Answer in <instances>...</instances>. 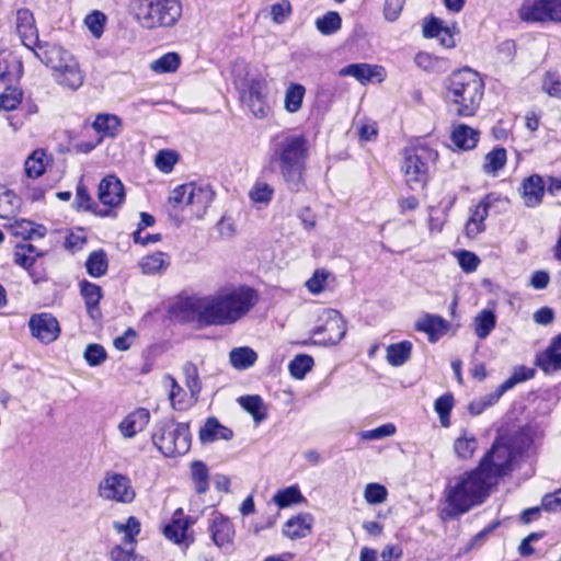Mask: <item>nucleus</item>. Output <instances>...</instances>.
<instances>
[{"mask_svg": "<svg viewBox=\"0 0 561 561\" xmlns=\"http://www.w3.org/2000/svg\"><path fill=\"white\" fill-rule=\"evenodd\" d=\"M257 293L245 285H226L205 296H190L180 308L203 327L237 323L257 304Z\"/></svg>", "mask_w": 561, "mask_h": 561, "instance_id": "nucleus-1", "label": "nucleus"}, {"mask_svg": "<svg viewBox=\"0 0 561 561\" xmlns=\"http://www.w3.org/2000/svg\"><path fill=\"white\" fill-rule=\"evenodd\" d=\"M191 478L197 493L203 494L207 492L209 488V469L205 462L195 460L191 463Z\"/></svg>", "mask_w": 561, "mask_h": 561, "instance_id": "nucleus-41", "label": "nucleus"}, {"mask_svg": "<svg viewBox=\"0 0 561 561\" xmlns=\"http://www.w3.org/2000/svg\"><path fill=\"white\" fill-rule=\"evenodd\" d=\"M496 305V301L491 300L474 316L471 325L479 340H485L495 329L497 323Z\"/></svg>", "mask_w": 561, "mask_h": 561, "instance_id": "nucleus-20", "label": "nucleus"}, {"mask_svg": "<svg viewBox=\"0 0 561 561\" xmlns=\"http://www.w3.org/2000/svg\"><path fill=\"white\" fill-rule=\"evenodd\" d=\"M447 325L446 320L442 317L426 314L416 322L415 328L417 331L427 333L432 337L435 334H444Z\"/></svg>", "mask_w": 561, "mask_h": 561, "instance_id": "nucleus-43", "label": "nucleus"}, {"mask_svg": "<svg viewBox=\"0 0 561 561\" xmlns=\"http://www.w3.org/2000/svg\"><path fill=\"white\" fill-rule=\"evenodd\" d=\"M22 91L8 83L4 91L0 94V107L4 111H13L22 101Z\"/></svg>", "mask_w": 561, "mask_h": 561, "instance_id": "nucleus-57", "label": "nucleus"}, {"mask_svg": "<svg viewBox=\"0 0 561 561\" xmlns=\"http://www.w3.org/2000/svg\"><path fill=\"white\" fill-rule=\"evenodd\" d=\"M106 357V351L100 344H89L84 351V359L90 366L101 365Z\"/></svg>", "mask_w": 561, "mask_h": 561, "instance_id": "nucleus-62", "label": "nucleus"}, {"mask_svg": "<svg viewBox=\"0 0 561 561\" xmlns=\"http://www.w3.org/2000/svg\"><path fill=\"white\" fill-rule=\"evenodd\" d=\"M150 422V412L145 408H137L128 413L118 424L117 428L124 438H134L142 432Z\"/></svg>", "mask_w": 561, "mask_h": 561, "instance_id": "nucleus-18", "label": "nucleus"}, {"mask_svg": "<svg viewBox=\"0 0 561 561\" xmlns=\"http://www.w3.org/2000/svg\"><path fill=\"white\" fill-rule=\"evenodd\" d=\"M542 89L550 96L561 98V77L557 72L548 71L542 81Z\"/></svg>", "mask_w": 561, "mask_h": 561, "instance_id": "nucleus-64", "label": "nucleus"}, {"mask_svg": "<svg viewBox=\"0 0 561 561\" xmlns=\"http://www.w3.org/2000/svg\"><path fill=\"white\" fill-rule=\"evenodd\" d=\"M36 57L53 70L54 80L62 88L77 91L84 82V72L77 58L57 45L38 46Z\"/></svg>", "mask_w": 561, "mask_h": 561, "instance_id": "nucleus-4", "label": "nucleus"}, {"mask_svg": "<svg viewBox=\"0 0 561 561\" xmlns=\"http://www.w3.org/2000/svg\"><path fill=\"white\" fill-rule=\"evenodd\" d=\"M114 529L119 533L124 534V542L126 545H130L134 547L136 542V537L140 533V522L135 516L128 517L127 522L125 524L115 522L113 524Z\"/></svg>", "mask_w": 561, "mask_h": 561, "instance_id": "nucleus-47", "label": "nucleus"}, {"mask_svg": "<svg viewBox=\"0 0 561 561\" xmlns=\"http://www.w3.org/2000/svg\"><path fill=\"white\" fill-rule=\"evenodd\" d=\"M317 30L323 35H332L342 27V19L335 11H329L316 20Z\"/></svg>", "mask_w": 561, "mask_h": 561, "instance_id": "nucleus-46", "label": "nucleus"}, {"mask_svg": "<svg viewBox=\"0 0 561 561\" xmlns=\"http://www.w3.org/2000/svg\"><path fill=\"white\" fill-rule=\"evenodd\" d=\"M484 83L477 71L463 68L449 78L448 96L457 105V114L472 116L481 103Z\"/></svg>", "mask_w": 561, "mask_h": 561, "instance_id": "nucleus-5", "label": "nucleus"}, {"mask_svg": "<svg viewBox=\"0 0 561 561\" xmlns=\"http://www.w3.org/2000/svg\"><path fill=\"white\" fill-rule=\"evenodd\" d=\"M131 12L145 28L170 27L180 20L182 3L180 0H134Z\"/></svg>", "mask_w": 561, "mask_h": 561, "instance_id": "nucleus-6", "label": "nucleus"}, {"mask_svg": "<svg viewBox=\"0 0 561 561\" xmlns=\"http://www.w3.org/2000/svg\"><path fill=\"white\" fill-rule=\"evenodd\" d=\"M191 524V518L184 515L182 508H178L174 512L171 522L164 526L163 534L170 541L188 547L192 542L188 535Z\"/></svg>", "mask_w": 561, "mask_h": 561, "instance_id": "nucleus-16", "label": "nucleus"}, {"mask_svg": "<svg viewBox=\"0 0 561 561\" xmlns=\"http://www.w3.org/2000/svg\"><path fill=\"white\" fill-rule=\"evenodd\" d=\"M138 265L142 274L156 275L163 273L169 267L170 257L164 252H156L144 256Z\"/></svg>", "mask_w": 561, "mask_h": 561, "instance_id": "nucleus-31", "label": "nucleus"}, {"mask_svg": "<svg viewBox=\"0 0 561 561\" xmlns=\"http://www.w3.org/2000/svg\"><path fill=\"white\" fill-rule=\"evenodd\" d=\"M477 437L466 430L454 442V451L459 459H470L478 449Z\"/></svg>", "mask_w": 561, "mask_h": 561, "instance_id": "nucleus-33", "label": "nucleus"}, {"mask_svg": "<svg viewBox=\"0 0 561 561\" xmlns=\"http://www.w3.org/2000/svg\"><path fill=\"white\" fill-rule=\"evenodd\" d=\"M98 195L103 205L117 207L125 198L123 183L114 175L105 176L99 184Z\"/></svg>", "mask_w": 561, "mask_h": 561, "instance_id": "nucleus-19", "label": "nucleus"}, {"mask_svg": "<svg viewBox=\"0 0 561 561\" xmlns=\"http://www.w3.org/2000/svg\"><path fill=\"white\" fill-rule=\"evenodd\" d=\"M450 139L458 149L471 150L479 141V131L468 125L458 124L454 126Z\"/></svg>", "mask_w": 561, "mask_h": 561, "instance_id": "nucleus-29", "label": "nucleus"}, {"mask_svg": "<svg viewBox=\"0 0 561 561\" xmlns=\"http://www.w3.org/2000/svg\"><path fill=\"white\" fill-rule=\"evenodd\" d=\"M388 491L379 483H368L365 488L364 497L368 504H381L387 500Z\"/></svg>", "mask_w": 561, "mask_h": 561, "instance_id": "nucleus-59", "label": "nucleus"}, {"mask_svg": "<svg viewBox=\"0 0 561 561\" xmlns=\"http://www.w3.org/2000/svg\"><path fill=\"white\" fill-rule=\"evenodd\" d=\"M48 163V157L42 149L33 151L24 163V169L27 178L37 179L45 172Z\"/></svg>", "mask_w": 561, "mask_h": 561, "instance_id": "nucleus-38", "label": "nucleus"}, {"mask_svg": "<svg viewBox=\"0 0 561 561\" xmlns=\"http://www.w3.org/2000/svg\"><path fill=\"white\" fill-rule=\"evenodd\" d=\"M80 293L84 299L87 311L92 319L100 317L99 304L102 298V288L88 280L80 283Z\"/></svg>", "mask_w": 561, "mask_h": 561, "instance_id": "nucleus-30", "label": "nucleus"}, {"mask_svg": "<svg viewBox=\"0 0 561 561\" xmlns=\"http://www.w3.org/2000/svg\"><path fill=\"white\" fill-rule=\"evenodd\" d=\"M208 530L218 548L228 549L231 547L236 531L229 518L221 514L214 515L209 522Z\"/></svg>", "mask_w": 561, "mask_h": 561, "instance_id": "nucleus-17", "label": "nucleus"}, {"mask_svg": "<svg viewBox=\"0 0 561 561\" xmlns=\"http://www.w3.org/2000/svg\"><path fill=\"white\" fill-rule=\"evenodd\" d=\"M306 95V88L300 83L291 82L287 85L284 95V108L286 112L297 113L301 106Z\"/></svg>", "mask_w": 561, "mask_h": 561, "instance_id": "nucleus-34", "label": "nucleus"}, {"mask_svg": "<svg viewBox=\"0 0 561 561\" xmlns=\"http://www.w3.org/2000/svg\"><path fill=\"white\" fill-rule=\"evenodd\" d=\"M233 432L220 424L216 417H209L199 430V439L203 444H210L216 440H230Z\"/></svg>", "mask_w": 561, "mask_h": 561, "instance_id": "nucleus-23", "label": "nucleus"}, {"mask_svg": "<svg viewBox=\"0 0 561 561\" xmlns=\"http://www.w3.org/2000/svg\"><path fill=\"white\" fill-rule=\"evenodd\" d=\"M304 496L298 486L291 485L286 489L279 490L273 497V501L280 508L287 507L291 504L299 503Z\"/></svg>", "mask_w": 561, "mask_h": 561, "instance_id": "nucleus-54", "label": "nucleus"}, {"mask_svg": "<svg viewBox=\"0 0 561 561\" xmlns=\"http://www.w3.org/2000/svg\"><path fill=\"white\" fill-rule=\"evenodd\" d=\"M241 101L249 107L256 118H265L271 112L267 101V83L265 79L256 77L239 87Z\"/></svg>", "mask_w": 561, "mask_h": 561, "instance_id": "nucleus-13", "label": "nucleus"}, {"mask_svg": "<svg viewBox=\"0 0 561 561\" xmlns=\"http://www.w3.org/2000/svg\"><path fill=\"white\" fill-rule=\"evenodd\" d=\"M231 365L238 370H244L253 366L257 359V354L250 347H237L229 354Z\"/></svg>", "mask_w": 561, "mask_h": 561, "instance_id": "nucleus-40", "label": "nucleus"}, {"mask_svg": "<svg viewBox=\"0 0 561 561\" xmlns=\"http://www.w3.org/2000/svg\"><path fill=\"white\" fill-rule=\"evenodd\" d=\"M453 408L454 397L451 393H445L436 399L434 409L439 416L442 426L448 427L450 425V412Z\"/></svg>", "mask_w": 561, "mask_h": 561, "instance_id": "nucleus-51", "label": "nucleus"}, {"mask_svg": "<svg viewBox=\"0 0 561 561\" xmlns=\"http://www.w3.org/2000/svg\"><path fill=\"white\" fill-rule=\"evenodd\" d=\"M508 203L506 197L499 193L486 194L478 205L470 210V217L465 226V233L468 238H476L478 234L485 230L484 221L489 216L491 209L500 211L501 206Z\"/></svg>", "mask_w": 561, "mask_h": 561, "instance_id": "nucleus-14", "label": "nucleus"}, {"mask_svg": "<svg viewBox=\"0 0 561 561\" xmlns=\"http://www.w3.org/2000/svg\"><path fill=\"white\" fill-rule=\"evenodd\" d=\"M107 266L106 253L102 250L92 252L85 262L87 272L92 277L103 276L107 272Z\"/></svg>", "mask_w": 561, "mask_h": 561, "instance_id": "nucleus-45", "label": "nucleus"}, {"mask_svg": "<svg viewBox=\"0 0 561 561\" xmlns=\"http://www.w3.org/2000/svg\"><path fill=\"white\" fill-rule=\"evenodd\" d=\"M151 439L165 457L185 455L191 448V433L186 423L162 420L156 423Z\"/></svg>", "mask_w": 561, "mask_h": 561, "instance_id": "nucleus-7", "label": "nucleus"}, {"mask_svg": "<svg viewBox=\"0 0 561 561\" xmlns=\"http://www.w3.org/2000/svg\"><path fill=\"white\" fill-rule=\"evenodd\" d=\"M438 158L436 150L428 146H415L404 150L401 165L405 183L411 190L423 188L430 179V169Z\"/></svg>", "mask_w": 561, "mask_h": 561, "instance_id": "nucleus-8", "label": "nucleus"}, {"mask_svg": "<svg viewBox=\"0 0 561 561\" xmlns=\"http://www.w3.org/2000/svg\"><path fill=\"white\" fill-rule=\"evenodd\" d=\"M179 160V154L174 150H160L154 159V163L158 170L163 173H170L173 167Z\"/></svg>", "mask_w": 561, "mask_h": 561, "instance_id": "nucleus-58", "label": "nucleus"}, {"mask_svg": "<svg viewBox=\"0 0 561 561\" xmlns=\"http://www.w3.org/2000/svg\"><path fill=\"white\" fill-rule=\"evenodd\" d=\"M22 76V64L15 58H7L0 55V82L13 83Z\"/></svg>", "mask_w": 561, "mask_h": 561, "instance_id": "nucleus-42", "label": "nucleus"}, {"mask_svg": "<svg viewBox=\"0 0 561 561\" xmlns=\"http://www.w3.org/2000/svg\"><path fill=\"white\" fill-rule=\"evenodd\" d=\"M515 458L513 448L496 439L491 449L480 460L478 467L482 472L492 478V484L495 485L499 478L507 474L512 470V463Z\"/></svg>", "mask_w": 561, "mask_h": 561, "instance_id": "nucleus-11", "label": "nucleus"}, {"mask_svg": "<svg viewBox=\"0 0 561 561\" xmlns=\"http://www.w3.org/2000/svg\"><path fill=\"white\" fill-rule=\"evenodd\" d=\"M320 324L311 334L314 343L320 345H335L346 333V324L341 313L334 309H324L319 316Z\"/></svg>", "mask_w": 561, "mask_h": 561, "instance_id": "nucleus-12", "label": "nucleus"}, {"mask_svg": "<svg viewBox=\"0 0 561 561\" xmlns=\"http://www.w3.org/2000/svg\"><path fill=\"white\" fill-rule=\"evenodd\" d=\"M377 67H371L367 64H353L341 69V76H351L360 81L362 83L370 81L375 76Z\"/></svg>", "mask_w": 561, "mask_h": 561, "instance_id": "nucleus-49", "label": "nucleus"}, {"mask_svg": "<svg viewBox=\"0 0 561 561\" xmlns=\"http://www.w3.org/2000/svg\"><path fill=\"white\" fill-rule=\"evenodd\" d=\"M506 391L508 389L504 388V385L501 383L493 392L472 401L469 405L470 413L474 415L481 414L486 408L495 404Z\"/></svg>", "mask_w": 561, "mask_h": 561, "instance_id": "nucleus-44", "label": "nucleus"}, {"mask_svg": "<svg viewBox=\"0 0 561 561\" xmlns=\"http://www.w3.org/2000/svg\"><path fill=\"white\" fill-rule=\"evenodd\" d=\"M83 22L94 38H101L107 23V16L100 10H93L84 18Z\"/></svg>", "mask_w": 561, "mask_h": 561, "instance_id": "nucleus-48", "label": "nucleus"}, {"mask_svg": "<svg viewBox=\"0 0 561 561\" xmlns=\"http://www.w3.org/2000/svg\"><path fill=\"white\" fill-rule=\"evenodd\" d=\"M506 161V150L502 147H495L485 154L482 170L485 174L495 176L505 167Z\"/></svg>", "mask_w": 561, "mask_h": 561, "instance_id": "nucleus-36", "label": "nucleus"}, {"mask_svg": "<svg viewBox=\"0 0 561 561\" xmlns=\"http://www.w3.org/2000/svg\"><path fill=\"white\" fill-rule=\"evenodd\" d=\"M94 130L100 136V139L98 142H100L105 137L114 138L116 137L122 127L121 118L114 114H99L93 124H92Z\"/></svg>", "mask_w": 561, "mask_h": 561, "instance_id": "nucleus-28", "label": "nucleus"}, {"mask_svg": "<svg viewBox=\"0 0 561 561\" xmlns=\"http://www.w3.org/2000/svg\"><path fill=\"white\" fill-rule=\"evenodd\" d=\"M534 375L535 370L533 368L526 366H517L514 368L512 376L503 382L504 388L510 390L517 383L531 379Z\"/></svg>", "mask_w": 561, "mask_h": 561, "instance_id": "nucleus-61", "label": "nucleus"}, {"mask_svg": "<svg viewBox=\"0 0 561 561\" xmlns=\"http://www.w3.org/2000/svg\"><path fill=\"white\" fill-rule=\"evenodd\" d=\"M183 374L185 377V385L190 393L192 394V397L198 398L202 391V382L199 379L198 369L196 365L191 362H187L183 366Z\"/></svg>", "mask_w": 561, "mask_h": 561, "instance_id": "nucleus-55", "label": "nucleus"}, {"mask_svg": "<svg viewBox=\"0 0 561 561\" xmlns=\"http://www.w3.org/2000/svg\"><path fill=\"white\" fill-rule=\"evenodd\" d=\"M98 495L105 501L130 504L136 499V490L128 476L108 470L99 482Z\"/></svg>", "mask_w": 561, "mask_h": 561, "instance_id": "nucleus-10", "label": "nucleus"}, {"mask_svg": "<svg viewBox=\"0 0 561 561\" xmlns=\"http://www.w3.org/2000/svg\"><path fill=\"white\" fill-rule=\"evenodd\" d=\"M293 8L288 0H282L272 4L271 15L276 24H282L291 15Z\"/></svg>", "mask_w": 561, "mask_h": 561, "instance_id": "nucleus-63", "label": "nucleus"}, {"mask_svg": "<svg viewBox=\"0 0 561 561\" xmlns=\"http://www.w3.org/2000/svg\"><path fill=\"white\" fill-rule=\"evenodd\" d=\"M180 66V56L176 53H168L152 61L150 69L157 73L175 71Z\"/></svg>", "mask_w": 561, "mask_h": 561, "instance_id": "nucleus-53", "label": "nucleus"}, {"mask_svg": "<svg viewBox=\"0 0 561 561\" xmlns=\"http://www.w3.org/2000/svg\"><path fill=\"white\" fill-rule=\"evenodd\" d=\"M16 28L24 46L34 50V53L38 50V46H43L38 44L33 15L28 10L18 11Z\"/></svg>", "mask_w": 561, "mask_h": 561, "instance_id": "nucleus-21", "label": "nucleus"}, {"mask_svg": "<svg viewBox=\"0 0 561 561\" xmlns=\"http://www.w3.org/2000/svg\"><path fill=\"white\" fill-rule=\"evenodd\" d=\"M308 140L304 135L280 133L271 142L270 163L276 168L291 192L305 187Z\"/></svg>", "mask_w": 561, "mask_h": 561, "instance_id": "nucleus-2", "label": "nucleus"}, {"mask_svg": "<svg viewBox=\"0 0 561 561\" xmlns=\"http://www.w3.org/2000/svg\"><path fill=\"white\" fill-rule=\"evenodd\" d=\"M7 229L12 234L23 239L43 238L46 233L45 227L25 219L14 220V222L7 226Z\"/></svg>", "mask_w": 561, "mask_h": 561, "instance_id": "nucleus-32", "label": "nucleus"}, {"mask_svg": "<svg viewBox=\"0 0 561 561\" xmlns=\"http://www.w3.org/2000/svg\"><path fill=\"white\" fill-rule=\"evenodd\" d=\"M518 15L525 22H548L547 0H524Z\"/></svg>", "mask_w": 561, "mask_h": 561, "instance_id": "nucleus-25", "label": "nucleus"}, {"mask_svg": "<svg viewBox=\"0 0 561 561\" xmlns=\"http://www.w3.org/2000/svg\"><path fill=\"white\" fill-rule=\"evenodd\" d=\"M536 365L546 374L561 369V336L553 337L550 345L537 355Z\"/></svg>", "mask_w": 561, "mask_h": 561, "instance_id": "nucleus-22", "label": "nucleus"}, {"mask_svg": "<svg viewBox=\"0 0 561 561\" xmlns=\"http://www.w3.org/2000/svg\"><path fill=\"white\" fill-rule=\"evenodd\" d=\"M493 486L492 478L479 467L449 479L444 491V514L455 518L468 513L486 501Z\"/></svg>", "mask_w": 561, "mask_h": 561, "instance_id": "nucleus-3", "label": "nucleus"}, {"mask_svg": "<svg viewBox=\"0 0 561 561\" xmlns=\"http://www.w3.org/2000/svg\"><path fill=\"white\" fill-rule=\"evenodd\" d=\"M411 353L412 343L410 341H401L387 347L386 358L391 366L399 367L410 359Z\"/></svg>", "mask_w": 561, "mask_h": 561, "instance_id": "nucleus-35", "label": "nucleus"}, {"mask_svg": "<svg viewBox=\"0 0 561 561\" xmlns=\"http://www.w3.org/2000/svg\"><path fill=\"white\" fill-rule=\"evenodd\" d=\"M312 523L310 514H300L286 522L283 533L290 539L305 538L311 533Z\"/></svg>", "mask_w": 561, "mask_h": 561, "instance_id": "nucleus-27", "label": "nucleus"}, {"mask_svg": "<svg viewBox=\"0 0 561 561\" xmlns=\"http://www.w3.org/2000/svg\"><path fill=\"white\" fill-rule=\"evenodd\" d=\"M396 431L394 424L387 423L374 430L363 431L359 436L364 440H378L394 435Z\"/></svg>", "mask_w": 561, "mask_h": 561, "instance_id": "nucleus-60", "label": "nucleus"}, {"mask_svg": "<svg viewBox=\"0 0 561 561\" xmlns=\"http://www.w3.org/2000/svg\"><path fill=\"white\" fill-rule=\"evenodd\" d=\"M20 198L10 190L0 186V218L13 219L20 209Z\"/></svg>", "mask_w": 561, "mask_h": 561, "instance_id": "nucleus-39", "label": "nucleus"}, {"mask_svg": "<svg viewBox=\"0 0 561 561\" xmlns=\"http://www.w3.org/2000/svg\"><path fill=\"white\" fill-rule=\"evenodd\" d=\"M31 335L43 344L56 341L60 334L58 320L48 312L35 313L28 320Z\"/></svg>", "mask_w": 561, "mask_h": 561, "instance_id": "nucleus-15", "label": "nucleus"}, {"mask_svg": "<svg viewBox=\"0 0 561 561\" xmlns=\"http://www.w3.org/2000/svg\"><path fill=\"white\" fill-rule=\"evenodd\" d=\"M36 248L33 244L24 243L16 248L14 253V262L22 267L28 270L34 263L37 256H39Z\"/></svg>", "mask_w": 561, "mask_h": 561, "instance_id": "nucleus-52", "label": "nucleus"}, {"mask_svg": "<svg viewBox=\"0 0 561 561\" xmlns=\"http://www.w3.org/2000/svg\"><path fill=\"white\" fill-rule=\"evenodd\" d=\"M274 195L273 187L263 182V181H256L254 185L249 191V197L252 203L254 204H261V205H268L272 201V197Z\"/></svg>", "mask_w": 561, "mask_h": 561, "instance_id": "nucleus-50", "label": "nucleus"}, {"mask_svg": "<svg viewBox=\"0 0 561 561\" xmlns=\"http://www.w3.org/2000/svg\"><path fill=\"white\" fill-rule=\"evenodd\" d=\"M313 366V358L309 355H297L288 365L290 375L296 379H302Z\"/></svg>", "mask_w": 561, "mask_h": 561, "instance_id": "nucleus-56", "label": "nucleus"}, {"mask_svg": "<svg viewBox=\"0 0 561 561\" xmlns=\"http://www.w3.org/2000/svg\"><path fill=\"white\" fill-rule=\"evenodd\" d=\"M165 382L170 387L169 399L173 409L183 411L195 404L198 400L197 397L187 396L186 391L179 385V382L170 375L164 377Z\"/></svg>", "mask_w": 561, "mask_h": 561, "instance_id": "nucleus-26", "label": "nucleus"}, {"mask_svg": "<svg viewBox=\"0 0 561 561\" xmlns=\"http://www.w3.org/2000/svg\"><path fill=\"white\" fill-rule=\"evenodd\" d=\"M523 197L525 205L528 207L538 206L545 194V181L538 175L534 174L523 181Z\"/></svg>", "mask_w": 561, "mask_h": 561, "instance_id": "nucleus-24", "label": "nucleus"}, {"mask_svg": "<svg viewBox=\"0 0 561 561\" xmlns=\"http://www.w3.org/2000/svg\"><path fill=\"white\" fill-rule=\"evenodd\" d=\"M240 405L249 412L256 424L267 417V409L260 396H243L238 399Z\"/></svg>", "mask_w": 561, "mask_h": 561, "instance_id": "nucleus-37", "label": "nucleus"}, {"mask_svg": "<svg viewBox=\"0 0 561 561\" xmlns=\"http://www.w3.org/2000/svg\"><path fill=\"white\" fill-rule=\"evenodd\" d=\"M215 197V192L208 183L190 182L176 186L170 194L172 206H191L197 216H203Z\"/></svg>", "mask_w": 561, "mask_h": 561, "instance_id": "nucleus-9", "label": "nucleus"}]
</instances>
